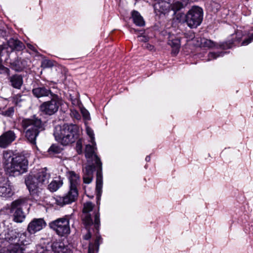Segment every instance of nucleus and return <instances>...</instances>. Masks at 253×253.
Masks as SVG:
<instances>
[{
  "instance_id": "1",
  "label": "nucleus",
  "mask_w": 253,
  "mask_h": 253,
  "mask_svg": "<svg viewBox=\"0 0 253 253\" xmlns=\"http://www.w3.org/2000/svg\"><path fill=\"white\" fill-rule=\"evenodd\" d=\"M94 205L91 202H86L84 205L82 219L83 223L87 233L83 237L84 240H88L91 238L92 233L95 236V240L97 236H100L99 234L100 218L98 210H93Z\"/></svg>"
},
{
  "instance_id": "2",
  "label": "nucleus",
  "mask_w": 253,
  "mask_h": 253,
  "mask_svg": "<svg viewBox=\"0 0 253 253\" xmlns=\"http://www.w3.org/2000/svg\"><path fill=\"white\" fill-rule=\"evenodd\" d=\"M50 174L42 169L37 173H30L25 179V182L32 199L40 200L42 191L49 182Z\"/></svg>"
},
{
  "instance_id": "3",
  "label": "nucleus",
  "mask_w": 253,
  "mask_h": 253,
  "mask_svg": "<svg viewBox=\"0 0 253 253\" xmlns=\"http://www.w3.org/2000/svg\"><path fill=\"white\" fill-rule=\"evenodd\" d=\"M21 125L25 133V137L32 144H36V138L39 133L45 130V122L33 116L30 118L23 119Z\"/></svg>"
},
{
  "instance_id": "4",
  "label": "nucleus",
  "mask_w": 253,
  "mask_h": 253,
  "mask_svg": "<svg viewBox=\"0 0 253 253\" xmlns=\"http://www.w3.org/2000/svg\"><path fill=\"white\" fill-rule=\"evenodd\" d=\"M53 135L56 140L63 145H68L75 142L79 136V127L73 124L58 125L54 128Z\"/></svg>"
},
{
  "instance_id": "5",
  "label": "nucleus",
  "mask_w": 253,
  "mask_h": 253,
  "mask_svg": "<svg viewBox=\"0 0 253 253\" xmlns=\"http://www.w3.org/2000/svg\"><path fill=\"white\" fill-rule=\"evenodd\" d=\"M68 176L70 183V190L63 196H56L54 198L55 203L61 207L75 202L78 196L77 186L80 182L79 175L71 171L69 172Z\"/></svg>"
},
{
  "instance_id": "6",
  "label": "nucleus",
  "mask_w": 253,
  "mask_h": 253,
  "mask_svg": "<svg viewBox=\"0 0 253 253\" xmlns=\"http://www.w3.org/2000/svg\"><path fill=\"white\" fill-rule=\"evenodd\" d=\"M85 157L87 158H90L94 156V161L96 167H98V169L96 171V192L97 196L100 197L102 192V188L103 185V176L102 173V163L99 158L94 154V148L93 146L87 144L85 146Z\"/></svg>"
},
{
  "instance_id": "7",
  "label": "nucleus",
  "mask_w": 253,
  "mask_h": 253,
  "mask_svg": "<svg viewBox=\"0 0 253 253\" xmlns=\"http://www.w3.org/2000/svg\"><path fill=\"white\" fill-rule=\"evenodd\" d=\"M28 161L26 157L22 155L16 156L12 159L9 166L6 167L11 175H19L27 171Z\"/></svg>"
},
{
  "instance_id": "8",
  "label": "nucleus",
  "mask_w": 253,
  "mask_h": 253,
  "mask_svg": "<svg viewBox=\"0 0 253 253\" xmlns=\"http://www.w3.org/2000/svg\"><path fill=\"white\" fill-rule=\"evenodd\" d=\"M50 97V100L43 102L40 106V111L49 116L56 113L62 104V100L58 95L53 94Z\"/></svg>"
},
{
  "instance_id": "9",
  "label": "nucleus",
  "mask_w": 253,
  "mask_h": 253,
  "mask_svg": "<svg viewBox=\"0 0 253 253\" xmlns=\"http://www.w3.org/2000/svg\"><path fill=\"white\" fill-rule=\"evenodd\" d=\"M203 18V9L199 6H194L187 13L185 21L189 27L195 28L201 24Z\"/></svg>"
},
{
  "instance_id": "10",
  "label": "nucleus",
  "mask_w": 253,
  "mask_h": 253,
  "mask_svg": "<svg viewBox=\"0 0 253 253\" xmlns=\"http://www.w3.org/2000/svg\"><path fill=\"white\" fill-rule=\"evenodd\" d=\"M28 199L26 197L20 198L12 202L11 205L10 212L13 213V219L15 222H22L25 218L21 207L27 205Z\"/></svg>"
},
{
  "instance_id": "11",
  "label": "nucleus",
  "mask_w": 253,
  "mask_h": 253,
  "mask_svg": "<svg viewBox=\"0 0 253 253\" xmlns=\"http://www.w3.org/2000/svg\"><path fill=\"white\" fill-rule=\"evenodd\" d=\"M49 226L60 236L67 235L70 232L69 219L67 217L59 218L50 222Z\"/></svg>"
},
{
  "instance_id": "12",
  "label": "nucleus",
  "mask_w": 253,
  "mask_h": 253,
  "mask_svg": "<svg viewBox=\"0 0 253 253\" xmlns=\"http://www.w3.org/2000/svg\"><path fill=\"white\" fill-rule=\"evenodd\" d=\"M19 233L12 230L9 231L5 235V239L10 243L7 253H24V249L23 247L18 245L17 242Z\"/></svg>"
},
{
  "instance_id": "13",
  "label": "nucleus",
  "mask_w": 253,
  "mask_h": 253,
  "mask_svg": "<svg viewBox=\"0 0 253 253\" xmlns=\"http://www.w3.org/2000/svg\"><path fill=\"white\" fill-rule=\"evenodd\" d=\"M234 41L233 40L229 41L228 42L217 43L213 41L208 40L207 39H202L201 40V45L204 47H208L209 48H215L216 49L221 48L222 49H226L230 48L232 45L233 44Z\"/></svg>"
},
{
  "instance_id": "14",
  "label": "nucleus",
  "mask_w": 253,
  "mask_h": 253,
  "mask_svg": "<svg viewBox=\"0 0 253 253\" xmlns=\"http://www.w3.org/2000/svg\"><path fill=\"white\" fill-rule=\"evenodd\" d=\"M12 186L7 177H0V196L9 198L13 195Z\"/></svg>"
},
{
  "instance_id": "15",
  "label": "nucleus",
  "mask_w": 253,
  "mask_h": 253,
  "mask_svg": "<svg viewBox=\"0 0 253 253\" xmlns=\"http://www.w3.org/2000/svg\"><path fill=\"white\" fill-rule=\"evenodd\" d=\"M96 171H97L98 167H96L95 162L92 165L86 166L83 168L84 183L89 184L92 181L93 172L96 170Z\"/></svg>"
},
{
  "instance_id": "16",
  "label": "nucleus",
  "mask_w": 253,
  "mask_h": 253,
  "mask_svg": "<svg viewBox=\"0 0 253 253\" xmlns=\"http://www.w3.org/2000/svg\"><path fill=\"white\" fill-rule=\"evenodd\" d=\"M16 138L15 133L12 130H8L0 136V147L5 148L13 142Z\"/></svg>"
},
{
  "instance_id": "17",
  "label": "nucleus",
  "mask_w": 253,
  "mask_h": 253,
  "mask_svg": "<svg viewBox=\"0 0 253 253\" xmlns=\"http://www.w3.org/2000/svg\"><path fill=\"white\" fill-rule=\"evenodd\" d=\"M46 225V223L42 218H35L28 224L27 231L30 234H35L42 230Z\"/></svg>"
},
{
  "instance_id": "18",
  "label": "nucleus",
  "mask_w": 253,
  "mask_h": 253,
  "mask_svg": "<svg viewBox=\"0 0 253 253\" xmlns=\"http://www.w3.org/2000/svg\"><path fill=\"white\" fill-rule=\"evenodd\" d=\"M32 93L34 96L37 98L42 97H46L54 94L48 86H45L42 84H41L37 87H34L32 89Z\"/></svg>"
},
{
  "instance_id": "19",
  "label": "nucleus",
  "mask_w": 253,
  "mask_h": 253,
  "mask_svg": "<svg viewBox=\"0 0 253 253\" xmlns=\"http://www.w3.org/2000/svg\"><path fill=\"white\" fill-rule=\"evenodd\" d=\"M10 85L14 88L20 89L23 84V77L20 74L9 75L7 77Z\"/></svg>"
},
{
  "instance_id": "20",
  "label": "nucleus",
  "mask_w": 253,
  "mask_h": 253,
  "mask_svg": "<svg viewBox=\"0 0 253 253\" xmlns=\"http://www.w3.org/2000/svg\"><path fill=\"white\" fill-rule=\"evenodd\" d=\"M27 66V61L18 57L14 60L10 62V68L18 72L22 71L26 68Z\"/></svg>"
},
{
  "instance_id": "21",
  "label": "nucleus",
  "mask_w": 253,
  "mask_h": 253,
  "mask_svg": "<svg viewBox=\"0 0 253 253\" xmlns=\"http://www.w3.org/2000/svg\"><path fill=\"white\" fill-rule=\"evenodd\" d=\"M6 44L12 52L15 50L17 51H22L25 47L24 44L17 39L10 38L7 41Z\"/></svg>"
},
{
  "instance_id": "22",
  "label": "nucleus",
  "mask_w": 253,
  "mask_h": 253,
  "mask_svg": "<svg viewBox=\"0 0 253 253\" xmlns=\"http://www.w3.org/2000/svg\"><path fill=\"white\" fill-rule=\"evenodd\" d=\"M168 44L172 48L171 52L177 54L179 51L180 46V40L174 36H170L169 38Z\"/></svg>"
},
{
  "instance_id": "23",
  "label": "nucleus",
  "mask_w": 253,
  "mask_h": 253,
  "mask_svg": "<svg viewBox=\"0 0 253 253\" xmlns=\"http://www.w3.org/2000/svg\"><path fill=\"white\" fill-rule=\"evenodd\" d=\"M131 18L133 22L137 26L142 27L145 25V21L140 14L135 10L131 12Z\"/></svg>"
},
{
  "instance_id": "24",
  "label": "nucleus",
  "mask_w": 253,
  "mask_h": 253,
  "mask_svg": "<svg viewBox=\"0 0 253 253\" xmlns=\"http://www.w3.org/2000/svg\"><path fill=\"white\" fill-rule=\"evenodd\" d=\"M51 247L54 253H67L68 251V246L62 242H54Z\"/></svg>"
},
{
  "instance_id": "25",
  "label": "nucleus",
  "mask_w": 253,
  "mask_h": 253,
  "mask_svg": "<svg viewBox=\"0 0 253 253\" xmlns=\"http://www.w3.org/2000/svg\"><path fill=\"white\" fill-rule=\"evenodd\" d=\"M171 4H169L168 2L158 1V2L154 4L153 7L155 10L163 13L170 9Z\"/></svg>"
},
{
  "instance_id": "26",
  "label": "nucleus",
  "mask_w": 253,
  "mask_h": 253,
  "mask_svg": "<svg viewBox=\"0 0 253 253\" xmlns=\"http://www.w3.org/2000/svg\"><path fill=\"white\" fill-rule=\"evenodd\" d=\"M102 242V238L97 236L94 243H90L88 246V253H94L95 251L98 252L100 244Z\"/></svg>"
},
{
  "instance_id": "27",
  "label": "nucleus",
  "mask_w": 253,
  "mask_h": 253,
  "mask_svg": "<svg viewBox=\"0 0 253 253\" xmlns=\"http://www.w3.org/2000/svg\"><path fill=\"white\" fill-rule=\"evenodd\" d=\"M31 241L30 239L27 236V234L24 233H19L17 242H18V245L22 246L24 248V246L30 244Z\"/></svg>"
},
{
  "instance_id": "28",
  "label": "nucleus",
  "mask_w": 253,
  "mask_h": 253,
  "mask_svg": "<svg viewBox=\"0 0 253 253\" xmlns=\"http://www.w3.org/2000/svg\"><path fill=\"white\" fill-rule=\"evenodd\" d=\"M11 52L7 44L0 45V58L5 56V60L7 61L9 58L10 53Z\"/></svg>"
},
{
  "instance_id": "29",
  "label": "nucleus",
  "mask_w": 253,
  "mask_h": 253,
  "mask_svg": "<svg viewBox=\"0 0 253 253\" xmlns=\"http://www.w3.org/2000/svg\"><path fill=\"white\" fill-rule=\"evenodd\" d=\"M188 0H182V1H176L171 4L170 8L175 12L184 8L187 4Z\"/></svg>"
},
{
  "instance_id": "30",
  "label": "nucleus",
  "mask_w": 253,
  "mask_h": 253,
  "mask_svg": "<svg viewBox=\"0 0 253 253\" xmlns=\"http://www.w3.org/2000/svg\"><path fill=\"white\" fill-rule=\"evenodd\" d=\"M63 184L61 180H53L48 185V189L51 192L57 191Z\"/></svg>"
},
{
  "instance_id": "31",
  "label": "nucleus",
  "mask_w": 253,
  "mask_h": 253,
  "mask_svg": "<svg viewBox=\"0 0 253 253\" xmlns=\"http://www.w3.org/2000/svg\"><path fill=\"white\" fill-rule=\"evenodd\" d=\"M12 154L10 152H8L5 151L3 153V165L6 167L8 166V165L10 162L11 163L12 159Z\"/></svg>"
},
{
  "instance_id": "32",
  "label": "nucleus",
  "mask_w": 253,
  "mask_h": 253,
  "mask_svg": "<svg viewBox=\"0 0 253 253\" xmlns=\"http://www.w3.org/2000/svg\"><path fill=\"white\" fill-rule=\"evenodd\" d=\"M2 60L1 58H0V74H4L7 75L8 77L10 75V70L8 68L4 66L2 64Z\"/></svg>"
},
{
  "instance_id": "33",
  "label": "nucleus",
  "mask_w": 253,
  "mask_h": 253,
  "mask_svg": "<svg viewBox=\"0 0 253 253\" xmlns=\"http://www.w3.org/2000/svg\"><path fill=\"white\" fill-rule=\"evenodd\" d=\"M224 54V52H210L208 54V60L210 61L212 59H215L217 57L222 56Z\"/></svg>"
},
{
  "instance_id": "34",
  "label": "nucleus",
  "mask_w": 253,
  "mask_h": 253,
  "mask_svg": "<svg viewBox=\"0 0 253 253\" xmlns=\"http://www.w3.org/2000/svg\"><path fill=\"white\" fill-rule=\"evenodd\" d=\"M14 112V108L13 107H9L7 110L2 111V114L6 117H11Z\"/></svg>"
},
{
  "instance_id": "35",
  "label": "nucleus",
  "mask_w": 253,
  "mask_h": 253,
  "mask_svg": "<svg viewBox=\"0 0 253 253\" xmlns=\"http://www.w3.org/2000/svg\"><path fill=\"white\" fill-rule=\"evenodd\" d=\"M86 130L87 134L90 137L91 143L93 145L95 144L93 130L88 126L86 127Z\"/></svg>"
},
{
  "instance_id": "36",
  "label": "nucleus",
  "mask_w": 253,
  "mask_h": 253,
  "mask_svg": "<svg viewBox=\"0 0 253 253\" xmlns=\"http://www.w3.org/2000/svg\"><path fill=\"white\" fill-rule=\"evenodd\" d=\"M22 95H21L20 94H18L15 95L13 97V102L15 103V104L18 105L20 102H21L22 101H23L24 100V99L23 98H22Z\"/></svg>"
},
{
  "instance_id": "37",
  "label": "nucleus",
  "mask_w": 253,
  "mask_h": 253,
  "mask_svg": "<svg viewBox=\"0 0 253 253\" xmlns=\"http://www.w3.org/2000/svg\"><path fill=\"white\" fill-rule=\"evenodd\" d=\"M60 152V148L55 145H52L48 149V152L50 153H59Z\"/></svg>"
},
{
  "instance_id": "38",
  "label": "nucleus",
  "mask_w": 253,
  "mask_h": 253,
  "mask_svg": "<svg viewBox=\"0 0 253 253\" xmlns=\"http://www.w3.org/2000/svg\"><path fill=\"white\" fill-rule=\"evenodd\" d=\"M81 111L83 116L84 119H85L86 120H90V118L89 113L87 110H86L85 108H83L81 109Z\"/></svg>"
},
{
  "instance_id": "39",
  "label": "nucleus",
  "mask_w": 253,
  "mask_h": 253,
  "mask_svg": "<svg viewBox=\"0 0 253 253\" xmlns=\"http://www.w3.org/2000/svg\"><path fill=\"white\" fill-rule=\"evenodd\" d=\"M83 147V140L82 139H79L76 143V149L79 154H81L82 152Z\"/></svg>"
},
{
  "instance_id": "40",
  "label": "nucleus",
  "mask_w": 253,
  "mask_h": 253,
  "mask_svg": "<svg viewBox=\"0 0 253 253\" xmlns=\"http://www.w3.org/2000/svg\"><path fill=\"white\" fill-rule=\"evenodd\" d=\"M252 41H253V33H251V35L246 40H244L242 43V45H246L250 43Z\"/></svg>"
},
{
  "instance_id": "41",
  "label": "nucleus",
  "mask_w": 253,
  "mask_h": 253,
  "mask_svg": "<svg viewBox=\"0 0 253 253\" xmlns=\"http://www.w3.org/2000/svg\"><path fill=\"white\" fill-rule=\"evenodd\" d=\"M42 66L43 68H48L52 66V63L51 61L45 60L42 62Z\"/></svg>"
},
{
  "instance_id": "42",
  "label": "nucleus",
  "mask_w": 253,
  "mask_h": 253,
  "mask_svg": "<svg viewBox=\"0 0 253 253\" xmlns=\"http://www.w3.org/2000/svg\"><path fill=\"white\" fill-rule=\"evenodd\" d=\"M138 38L140 42H147L148 41V38L145 36H139Z\"/></svg>"
},
{
  "instance_id": "43",
  "label": "nucleus",
  "mask_w": 253,
  "mask_h": 253,
  "mask_svg": "<svg viewBox=\"0 0 253 253\" xmlns=\"http://www.w3.org/2000/svg\"><path fill=\"white\" fill-rule=\"evenodd\" d=\"M72 114L75 118L77 120H80L81 118V116L78 112L76 111H74L72 112Z\"/></svg>"
},
{
  "instance_id": "44",
  "label": "nucleus",
  "mask_w": 253,
  "mask_h": 253,
  "mask_svg": "<svg viewBox=\"0 0 253 253\" xmlns=\"http://www.w3.org/2000/svg\"><path fill=\"white\" fill-rule=\"evenodd\" d=\"M27 46L31 50H32V51H35V52H36L37 50L36 49V48L33 46L32 45V44H27Z\"/></svg>"
},
{
  "instance_id": "45",
  "label": "nucleus",
  "mask_w": 253,
  "mask_h": 253,
  "mask_svg": "<svg viewBox=\"0 0 253 253\" xmlns=\"http://www.w3.org/2000/svg\"><path fill=\"white\" fill-rule=\"evenodd\" d=\"M146 48H148L149 50H152L154 48V46L153 45H151L149 44H146V46H145Z\"/></svg>"
},
{
  "instance_id": "46",
  "label": "nucleus",
  "mask_w": 253,
  "mask_h": 253,
  "mask_svg": "<svg viewBox=\"0 0 253 253\" xmlns=\"http://www.w3.org/2000/svg\"><path fill=\"white\" fill-rule=\"evenodd\" d=\"M159 0L161 1L165 2H168V3H169V4H171V2L172 1V0Z\"/></svg>"
},
{
  "instance_id": "47",
  "label": "nucleus",
  "mask_w": 253,
  "mask_h": 253,
  "mask_svg": "<svg viewBox=\"0 0 253 253\" xmlns=\"http://www.w3.org/2000/svg\"><path fill=\"white\" fill-rule=\"evenodd\" d=\"M145 160L147 162H149L150 161V157L149 156H146V157L145 158Z\"/></svg>"
},
{
  "instance_id": "48",
  "label": "nucleus",
  "mask_w": 253,
  "mask_h": 253,
  "mask_svg": "<svg viewBox=\"0 0 253 253\" xmlns=\"http://www.w3.org/2000/svg\"><path fill=\"white\" fill-rule=\"evenodd\" d=\"M130 32H131V33H133V32H134V33H136V32H137V30H136V29H133V28H132V29H130Z\"/></svg>"
},
{
  "instance_id": "49",
  "label": "nucleus",
  "mask_w": 253,
  "mask_h": 253,
  "mask_svg": "<svg viewBox=\"0 0 253 253\" xmlns=\"http://www.w3.org/2000/svg\"><path fill=\"white\" fill-rule=\"evenodd\" d=\"M236 35L237 36H240L241 35V33L240 32H237L236 34Z\"/></svg>"
},
{
  "instance_id": "50",
  "label": "nucleus",
  "mask_w": 253,
  "mask_h": 253,
  "mask_svg": "<svg viewBox=\"0 0 253 253\" xmlns=\"http://www.w3.org/2000/svg\"><path fill=\"white\" fill-rule=\"evenodd\" d=\"M241 37H240L238 38H237V41L239 42L240 41V40H241Z\"/></svg>"
}]
</instances>
